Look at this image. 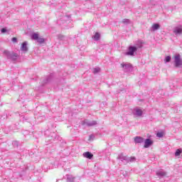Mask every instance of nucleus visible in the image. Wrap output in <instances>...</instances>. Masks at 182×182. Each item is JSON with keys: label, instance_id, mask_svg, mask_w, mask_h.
Returning <instances> with one entry per match:
<instances>
[{"label": "nucleus", "instance_id": "f257e3e1", "mask_svg": "<svg viewBox=\"0 0 182 182\" xmlns=\"http://www.w3.org/2000/svg\"><path fill=\"white\" fill-rule=\"evenodd\" d=\"M4 53L6 56L7 59H9L11 62H16V60H18V58H19V55H18V53H11L6 50L4 51Z\"/></svg>", "mask_w": 182, "mask_h": 182}, {"label": "nucleus", "instance_id": "5701e85b", "mask_svg": "<svg viewBox=\"0 0 182 182\" xmlns=\"http://www.w3.org/2000/svg\"><path fill=\"white\" fill-rule=\"evenodd\" d=\"M170 60H171V57L168 55L166 57L164 62H165V63H168V62H170Z\"/></svg>", "mask_w": 182, "mask_h": 182}, {"label": "nucleus", "instance_id": "dca6fc26", "mask_svg": "<svg viewBox=\"0 0 182 182\" xmlns=\"http://www.w3.org/2000/svg\"><path fill=\"white\" fill-rule=\"evenodd\" d=\"M67 182H75V177L72 175H66Z\"/></svg>", "mask_w": 182, "mask_h": 182}, {"label": "nucleus", "instance_id": "cd10ccee", "mask_svg": "<svg viewBox=\"0 0 182 182\" xmlns=\"http://www.w3.org/2000/svg\"><path fill=\"white\" fill-rule=\"evenodd\" d=\"M5 32H6V28H3L1 29V33H5Z\"/></svg>", "mask_w": 182, "mask_h": 182}, {"label": "nucleus", "instance_id": "4468645a", "mask_svg": "<svg viewBox=\"0 0 182 182\" xmlns=\"http://www.w3.org/2000/svg\"><path fill=\"white\" fill-rule=\"evenodd\" d=\"M134 48H136V50L137 49L143 48V43L141 42V41H136L135 45L134 46Z\"/></svg>", "mask_w": 182, "mask_h": 182}, {"label": "nucleus", "instance_id": "6e6552de", "mask_svg": "<svg viewBox=\"0 0 182 182\" xmlns=\"http://www.w3.org/2000/svg\"><path fill=\"white\" fill-rule=\"evenodd\" d=\"M144 141V149H149V147H150V146H152L153 144V141L150 139H146Z\"/></svg>", "mask_w": 182, "mask_h": 182}, {"label": "nucleus", "instance_id": "ddd939ff", "mask_svg": "<svg viewBox=\"0 0 182 182\" xmlns=\"http://www.w3.org/2000/svg\"><path fill=\"white\" fill-rule=\"evenodd\" d=\"M83 157L85 159H88L89 160H92L93 159V155L90 151H87L82 154Z\"/></svg>", "mask_w": 182, "mask_h": 182}, {"label": "nucleus", "instance_id": "423d86ee", "mask_svg": "<svg viewBox=\"0 0 182 182\" xmlns=\"http://www.w3.org/2000/svg\"><path fill=\"white\" fill-rule=\"evenodd\" d=\"M173 33L176 36H178V35H181L182 34V26H178L175 27L173 28Z\"/></svg>", "mask_w": 182, "mask_h": 182}, {"label": "nucleus", "instance_id": "a211bd4d", "mask_svg": "<svg viewBox=\"0 0 182 182\" xmlns=\"http://www.w3.org/2000/svg\"><path fill=\"white\" fill-rule=\"evenodd\" d=\"M135 112L136 116L140 117L143 114V111H141V109H136Z\"/></svg>", "mask_w": 182, "mask_h": 182}, {"label": "nucleus", "instance_id": "f03ea898", "mask_svg": "<svg viewBox=\"0 0 182 182\" xmlns=\"http://www.w3.org/2000/svg\"><path fill=\"white\" fill-rule=\"evenodd\" d=\"M121 68H122V70L127 73L133 70V65L129 63H121Z\"/></svg>", "mask_w": 182, "mask_h": 182}, {"label": "nucleus", "instance_id": "a878e982", "mask_svg": "<svg viewBox=\"0 0 182 182\" xmlns=\"http://www.w3.org/2000/svg\"><path fill=\"white\" fill-rule=\"evenodd\" d=\"M157 137H163L164 134L163 132H158L156 134Z\"/></svg>", "mask_w": 182, "mask_h": 182}, {"label": "nucleus", "instance_id": "6ab92c4d", "mask_svg": "<svg viewBox=\"0 0 182 182\" xmlns=\"http://www.w3.org/2000/svg\"><path fill=\"white\" fill-rule=\"evenodd\" d=\"M181 153H182V149H178L175 152L176 157H178V156H180Z\"/></svg>", "mask_w": 182, "mask_h": 182}, {"label": "nucleus", "instance_id": "c85d7f7f", "mask_svg": "<svg viewBox=\"0 0 182 182\" xmlns=\"http://www.w3.org/2000/svg\"><path fill=\"white\" fill-rule=\"evenodd\" d=\"M95 139V136L93 134L90 135V140H93Z\"/></svg>", "mask_w": 182, "mask_h": 182}, {"label": "nucleus", "instance_id": "412c9836", "mask_svg": "<svg viewBox=\"0 0 182 182\" xmlns=\"http://www.w3.org/2000/svg\"><path fill=\"white\" fill-rule=\"evenodd\" d=\"M93 38L95 41H99V39H100V34L99 33H96Z\"/></svg>", "mask_w": 182, "mask_h": 182}, {"label": "nucleus", "instance_id": "39448f33", "mask_svg": "<svg viewBox=\"0 0 182 182\" xmlns=\"http://www.w3.org/2000/svg\"><path fill=\"white\" fill-rule=\"evenodd\" d=\"M174 63H175L176 68H178V66H181L182 60L180 57V54H178L174 56Z\"/></svg>", "mask_w": 182, "mask_h": 182}, {"label": "nucleus", "instance_id": "f3484780", "mask_svg": "<svg viewBox=\"0 0 182 182\" xmlns=\"http://www.w3.org/2000/svg\"><path fill=\"white\" fill-rule=\"evenodd\" d=\"M134 161H136V157H134V156L127 157V163H133Z\"/></svg>", "mask_w": 182, "mask_h": 182}, {"label": "nucleus", "instance_id": "4be33fe9", "mask_svg": "<svg viewBox=\"0 0 182 182\" xmlns=\"http://www.w3.org/2000/svg\"><path fill=\"white\" fill-rule=\"evenodd\" d=\"M57 38H58V41H63L65 39V36H63L62 34H59L57 36Z\"/></svg>", "mask_w": 182, "mask_h": 182}, {"label": "nucleus", "instance_id": "9b49d317", "mask_svg": "<svg viewBox=\"0 0 182 182\" xmlns=\"http://www.w3.org/2000/svg\"><path fill=\"white\" fill-rule=\"evenodd\" d=\"M156 176L161 178L162 177H166L167 176V172L164 171V170H159L156 171Z\"/></svg>", "mask_w": 182, "mask_h": 182}, {"label": "nucleus", "instance_id": "20e7f679", "mask_svg": "<svg viewBox=\"0 0 182 182\" xmlns=\"http://www.w3.org/2000/svg\"><path fill=\"white\" fill-rule=\"evenodd\" d=\"M137 52L136 47L130 46L128 48V51L125 53L127 56H134V53Z\"/></svg>", "mask_w": 182, "mask_h": 182}, {"label": "nucleus", "instance_id": "0eeeda50", "mask_svg": "<svg viewBox=\"0 0 182 182\" xmlns=\"http://www.w3.org/2000/svg\"><path fill=\"white\" fill-rule=\"evenodd\" d=\"M134 141L135 144H141V143H144V138L141 136H135Z\"/></svg>", "mask_w": 182, "mask_h": 182}, {"label": "nucleus", "instance_id": "bb28decb", "mask_svg": "<svg viewBox=\"0 0 182 182\" xmlns=\"http://www.w3.org/2000/svg\"><path fill=\"white\" fill-rule=\"evenodd\" d=\"M11 41L12 42H18V38L14 37Z\"/></svg>", "mask_w": 182, "mask_h": 182}, {"label": "nucleus", "instance_id": "b1692460", "mask_svg": "<svg viewBox=\"0 0 182 182\" xmlns=\"http://www.w3.org/2000/svg\"><path fill=\"white\" fill-rule=\"evenodd\" d=\"M100 72V68H95L93 69L92 73L95 75L96 73H99Z\"/></svg>", "mask_w": 182, "mask_h": 182}, {"label": "nucleus", "instance_id": "c756f323", "mask_svg": "<svg viewBox=\"0 0 182 182\" xmlns=\"http://www.w3.org/2000/svg\"><path fill=\"white\" fill-rule=\"evenodd\" d=\"M14 144H18V141H14Z\"/></svg>", "mask_w": 182, "mask_h": 182}, {"label": "nucleus", "instance_id": "1a4fd4ad", "mask_svg": "<svg viewBox=\"0 0 182 182\" xmlns=\"http://www.w3.org/2000/svg\"><path fill=\"white\" fill-rule=\"evenodd\" d=\"M21 50L22 52H24L25 53H26V52H28V41H24L21 44Z\"/></svg>", "mask_w": 182, "mask_h": 182}, {"label": "nucleus", "instance_id": "f8f14e48", "mask_svg": "<svg viewBox=\"0 0 182 182\" xmlns=\"http://www.w3.org/2000/svg\"><path fill=\"white\" fill-rule=\"evenodd\" d=\"M160 29V24L159 23H154L150 28L151 32H156V31H159Z\"/></svg>", "mask_w": 182, "mask_h": 182}, {"label": "nucleus", "instance_id": "aec40b11", "mask_svg": "<svg viewBox=\"0 0 182 182\" xmlns=\"http://www.w3.org/2000/svg\"><path fill=\"white\" fill-rule=\"evenodd\" d=\"M122 23L124 25H129V23H130V20L129 18H124L122 20Z\"/></svg>", "mask_w": 182, "mask_h": 182}, {"label": "nucleus", "instance_id": "9d476101", "mask_svg": "<svg viewBox=\"0 0 182 182\" xmlns=\"http://www.w3.org/2000/svg\"><path fill=\"white\" fill-rule=\"evenodd\" d=\"M82 124H86V126H87L88 127H92V126H96V124H97V122L96 121L87 122L86 120H84Z\"/></svg>", "mask_w": 182, "mask_h": 182}, {"label": "nucleus", "instance_id": "7ed1b4c3", "mask_svg": "<svg viewBox=\"0 0 182 182\" xmlns=\"http://www.w3.org/2000/svg\"><path fill=\"white\" fill-rule=\"evenodd\" d=\"M31 39L33 41H37L38 43L42 44L45 43V38H40L39 34L34 33L31 35Z\"/></svg>", "mask_w": 182, "mask_h": 182}, {"label": "nucleus", "instance_id": "2eb2a0df", "mask_svg": "<svg viewBox=\"0 0 182 182\" xmlns=\"http://www.w3.org/2000/svg\"><path fill=\"white\" fill-rule=\"evenodd\" d=\"M118 160H121V161H125L127 163V156H124V155H123V154H120L118 157H117Z\"/></svg>", "mask_w": 182, "mask_h": 182}, {"label": "nucleus", "instance_id": "393cba45", "mask_svg": "<svg viewBox=\"0 0 182 182\" xmlns=\"http://www.w3.org/2000/svg\"><path fill=\"white\" fill-rule=\"evenodd\" d=\"M50 79H52V76L50 75L46 78L45 83H48V82H50Z\"/></svg>", "mask_w": 182, "mask_h": 182}]
</instances>
